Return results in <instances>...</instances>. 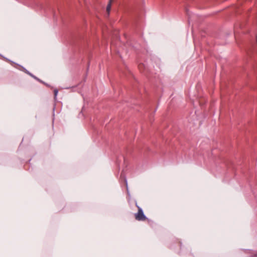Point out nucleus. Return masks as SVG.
Wrapping results in <instances>:
<instances>
[{"instance_id":"nucleus-1","label":"nucleus","mask_w":257,"mask_h":257,"mask_svg":"<svg viewBox=\"0 0 257 257\" xmlns=\"http://www.w3.org/2000/svg\"><path fill=\"white\" fill-rule=\"evenodd\" d=\"M136 206L138 209V212L135 214V219L138 221H145L147 219L146 216L144 215L142 208L136 202Z\"/></svg>"},{"instance_id":"nucleus-2","label":"nucleus","mask_w":257,"mask_h":257,"mask_svg":"<svg viewBox=\"0 0 257 257\" xmlns=\"http://www.w3.org/2000/svg\"><path fill=\"white\" fill-rule=\"evenodd\" d=\"M112 1H113V0H109L108 4L107 6V7H106V12H107L108 15H109L110 10H111V4H112Z\"/></svg>"},{"instance_id":"nucleus-3","label":"nucleus","mask_w":257,"mask_h":257,"mask_svg":"<svg viewBox=\"0 0 257 257\" xmlns=\"http://www.w3.org/2000/svg\"><path fill=\"white\" fill-rule=\"evenodd\" d=\"M58 90L57 89H55L54 91V97L55 98H56L57 95V94H58Z\"/></svg>"}]
</instances>
